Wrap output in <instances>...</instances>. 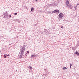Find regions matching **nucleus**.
Listing matches in <instances>:
<instances>
[{
	"label": "nucleus",
	"mask_w": 79,
	"mask_h": 79,
	"mask_svg": "<svg viewBox=\"0 0 79 79\" xmlns=\"http://www.w3.org/2000/svg\"><path fill=\"white\" fill-rule=\"evenodd\" d=\"M70 66H72V64H70Z\"/></svg>",
	"instance_id": "obj_23"
},
{
	"label": "nucleus",
	"mask_w": 79,
	"mask_h": 79,
	"mask_svg": "<svg viewBox=\"0 0 79 79\" xmlns=\"http://www.w3.org/2000/svg\"><path fill=\"white\" fill-rule=\"evenodd\" d=\"M17 13H15L14 14V15H17Z\"/></svg>",
	"instance_id": "obj_18"
},
{
	"label": "nucleus",
	"mask_w": 79,
	"mask_h": 79,
	"mask_svg": "<svg viewBox=\"0 0 79 79\" xmlns=\"http://www.w3.org/2000/svg\"><path fill=\"white\" fill-rule=\"evenodd\" d=\"M70 69H71V66H70Z\"/></svg>",
	"instance_id": "obj_27"
},
{
	"label": "nucleus",
	"mask_w": 79,
	"mask_h": 79,
	"mask_svg": "<svg viewBox=\"0 0 79 79\" xmlns=\"http://www.w3.org/2000/svg\"><path fill=\"white\" fill-rule=\"evenodd\" d=\"M6 55L7 56H10V55L9 54H8V55L6 54Z\"/></svg>",
	"instance_id": "obj_19"
},
{
	"label": "nucleus",
	"mask_w": 79,
	"mask_h": 79,
	"mask_svg": "<svg viewBox=\"0 0 79 79\" xmlns=\"http://www.w3.org/2000/svg\"><path fill=\"white\" fill-rule=\"evenodd\" d=\"M29 68L30 69V71H31V70H32V67H31V66H30L29 67Z\"/></svg>",
	"instance_id": "obj_8"
},
{
	"label": "nucleus",
	"mask_w": 79,
	"mask_h": 79,
	"mask_svg": "<svg viewBox=\"0 0 79 79\" xmlns=\"http://www.w3.org/2000/svg\"><path fill=\"white\" fill-rule=\"evenodd\" d=\"M50 34V31H48L46 32L45 34H46V35H49Z\"/></svg>",
	"instance_id": "obj_6"
},
{
	"label": "nucleus",
	"mask_w": 79,
	"mask_h": 79,
	"mask_svg": "<svg viewBox=\"0 0 79 79\" xmlns=\"http://www.w3.org/2000/svg\"><path fill=\"white\" fill-rule=\"evenodd\" d=\"M36 56H37L36 55H31V57H36Z\"/></svg>",
	"instance_id": "obj_7"
},
{
	"label": "nucleus",
	"mask_w": 79,
	"mask_h": 79,
	"mask_svg": "<svg viewBox=\"0 0 79 79\" xmlns=\"http://www.w3.org/2000/svg\"><path fill=\"white\" fill-rule=\"evenodd\" d=\"M49 13H51V12H49Z\"/></svg>",
	"instance_id": "obj_29"
},
{
	"label": "nucleus",
	"mask_w": 79,
	"mask_h": 79,
	"mask_svg": "<svg viewBox=\"0 0 79 79\" xmlns=\"http://www.w3.org/2000/svg\"><path fill=\"white\" fill-rule=\"evenodd\" d=\"M3 15H4L3 18H8V13H7L6 11L5 12L3 13Z\"/></svg>",
	"instance_id": "obj_2"
},
{
	"label": "nucleus",
	"mask_w": 79,
	"mask_h": 79,
	"mask_svg": "<svg viewBox=\"0 0 79 79\" xmlns=\"http://www.w3.org/2000/svg\"><path fill=\"white\" fill-rule=\"evenodd\" d=\"M79 5V2H78V3H77V5Z\"/></svg>",
	"instance_id": "obj_20"
},
{
	"label": "nucleus",
	"mask_w": 79,
	"mask_h": 79,
	"mask_svg": "<svg viewBox=\"0 0 79 79\" xmlns=\"http://www.w3.org/2000/svg\"><path fill=\"white\" fill-rule=\"evenodd\" d=\"M35 1H36V2H37V0H35Z\"/></svg>",
	"instance_id": "obj_28"
},
{
	"label": "nucleus",
	"mask_w": 79,
	"mask_h": 79,
	"mask_svg": "<svg viewBox=\"0 0 79 79\" xmlns=\"http://www.w3.org/2000/svg\"><path fill=\"white\" fill-rule=\"evenodd\" d=\"M26 55V56H27V55Z\"/></svg>",
	"instance_id": "obj_30"
},
{
	"label": "nucleus",
	"mask_w": 79,
	"mask_h": 79,
	"mask_svg": "<svg viewBox=\"0 0 79 79\" xmlns=\"http://www.w3.org/2000/svg\"><path fill=\"white\" fill-rule=\"evenodd\" d=\"M63 14L62 13H60L59 15V18H62V17H63Z\"/></svg>",
	"instance_id": "obj_3"
},
{
	"label": "nucleus",
	"mask_w": 79,
	"mask_h": 79,
	"mask_svg": "<svg viewBox=\"0 0 79 79\" xmlns=\"http://www.w3.org/2000/svg\"><path fill=\"white\" fill-rule=\"evenodd\" d=\"M67 68L66 67H63V70H65V69H67Z\"/></svg>",
	"instance_id": "obj_14"
},
{
	"label": "nucleus",
	"mask_w": 79,
	"mask_h": 79,
	"mask_svg": "<svg viewBox=\"0 0 79 79\" xmlns=\"http://www.w3.org/2000/svg\"><path fill=\"white\" fill-rule=\"evenodd\" d=\"M77 5L76 6L75 8H76V7H77Z\"/></svg>",
	"instance_id": "obj_26"
},
{
	"label": "nucleus",
	"mask_w": 79,
	"mask_h": 79,
	"mask_svg": "<svg viewBox=\"0 0 79 79\" xmlns=\"http://www.w3.org/2000/svg\"><path fill=\"white\" fill-rule=\"evenodd\" d=\"M72 50H76V48H75L74 47H73L72 48Z\"/></svg>",
	"instance_id": "obj_12"
},
{
	"label": "nucleus",
	"mask_w": 79,
	"mask_h": 79,
	"mask_svg": "<svg viewBox=\"0 0 79 79\" xmlns=\"http://www.w3.org/2000/svg\"><path fill=\"white\" fill-rule=\"evenodd\" d=\"M9 17H10V18H11V15H9Z\"/></svg>",
	"instance_id": "obj_22"
},
{
	"label": "nucleus",
	"mask_w": 79,
	"mask_h": 79,
	"mask_svg": "<svg viewBox=\"0 0 79 79\" xmlns=\"http://www.w3.org/2000/svg\"><path fill=\"white\" fill-rule=\"evenodd\" d=\"M53 3L52 4H50L49 5L50 6H53Z\"/></svg>",
	"instance_id": "obj_13"
},
{
	"label": "nucleus",
	"mask_w": 79,
	"mask_h": 79,
	"mask_svg": "<svg viewBox=\"0 0 79 79\" xmlns=\"http://www.w3.org/2000/svg\"><path fill=\"white\" fill-rule=\"evenodd\" d=\"M69 1H66V5H68V4H69Z\"/></svg>",
	"instance_id": "obj_10"
},
{
	"label": "nucleus",
	"mask_w": 79,
	"mask_h": 79,
	"mask_svg": "<svg viewBox=\"0 0 79 79\" xmlns=\"http://www.w3.org/2000/svg\"><path fill=\"white\" fill-rule=\"evenodd\" d=\"M34 8H32L31 9V11H34Z\"/></svg>",
	"instance_id": "obj_15"
},
{
	"label": "nucleus",
	"mask_w": 79,
	"mask_h": 79,
	"mask_svg": "<svg viewBox=\"0 0 79 79\" xmlns=\"http://www.w3.org/2000/svg\"><path fill=\"white\" fill-rule=\"evenodd\" d=\"M75 10H77V8H76V7H75Z\"/></svg>",
	"instance_id": "obj_24"
},
{
	"label": "nucleus",
	"mask_w": 79,
	"mask_h": 79,
	"mask_svg": "<svg viewBox=\"0 0 79 79\" xmlns=\"http://www.w3.org/2000/svg\"><path fill=\"white\" fill-rule=\"evenodd\" d=\"M53 4L54 6H56V3L55 2H53Z\"/></svg>",
	"instance_id": "obj_9"
},
{
	"label": "nucleus",
	"mask_w": 79,
	"mask_h": 79,
	"mask_svg": "<svg viewBox=\"0 0 79 79\" xmlns=\"http://www.w3.org/2000/svg\"><path fill=\"white\" fill-rule=\"evenodd\" d=\"M24 51H25V46H23L20 49V52L21 53H20L21 55L19 57L20 58H22V57L24 53Z\"/></svg>",
	"instance_id": "obj_1"
},
{
	"label": "nucleus",
	"mask_w": 79,
	"mask_h": 79,
	"mask_svg": "<svg viewBox=\"0 0 79 79\" xmlns=\"http://www.w3.org/2000/svg\"><path fill=\"white\" fill-rule=\"evenodd\" d=\"M75 54H76V55H77V56H79V52H75Z\"/></svg>",
	"instance_id": "obj_11"
},
{
	"label": "nucleus",
	"mask_w": 79,
	"mask_h": 79,
	"mask_svg": "<svg viewBox=\"0 0 79 79\" xmlns=\"http://www.w3.org/2000/svg\"><path fill=\"white\" fill-rule=\"evenodd\" d=\"M47 29H45L44 30V32H47Z\"/></svg>",
	"instance_id": "obj_16"
},
{
	"label": "nucleus",
	"mask_w": 79,
	"mask_h": 79,
	"mask_svg": "<svg viewBox=\"0 0 79 79\" xmlns=\"http://www.w3.org/2000/svg\"><path fill=\"white\" fill-rule=\"evenodd\" d=\"M60 12V11L59 10H55L53 11H52V13H59Z\"/></svg>",
	"instance_id": "obj_4"
},
{
	"label": "nucleus",
	"mask_w": 79,
	"mask_h": 79,
	"mask_svg": "<svg viewBox=\"0 0 79 79\" xmlns=\"http://www.w3.org/2000/svg\"><path fill=\"white\" fill-rule=\"evenodd\" d=\"M6 55H5H5H4V56H4V58H6Z\"/></svg>",
	"instance_id": "obj_17"
},
{
	"label": "nucleus",
	"mask_w": 79,
	"mask_h": 79,
	"mask_svg": "<svg viewBox=\"0 0 79 79\" xmlns=\"http://www.w3.org/2000/svg\"><path fill=\"white\" fill-rule=\"evenodd\" d=\"M27 53H29V51H27Z\"/></svg>",
	"instance_id": "obj_25"
},
{
	"label": "nucleus",
	"mask_w": 79,
	"mask_h": 79,
	"mask_svg": "<svg viewBox=\"0 0 79 79\" xmlns=\"http://www.w3.org/2000/svg\"><path fill=\"white\" fill-rule=\"evenodd\" d=\"M67 6L68 8H72V7H73L72 5H71V4H69L67 5Z\"/></svg>",
	"instance_id": "obj_5"
},
{
	"label": "nucleus",
	"mask_w": 79,
	"mask_h": 79,
	"mask_svg": "<svg viewBox=\"0 0 79 79\" xmlns=\"http://www.w3.org/2000/svg\"><path fill=\"white\" fill-rule=\"evenodd\" d=\"M63 27H63V26H62L61 27V28L62 29H63Z\"/></svg>",
	"instance_id": "obj_21"
}]
</instances>
